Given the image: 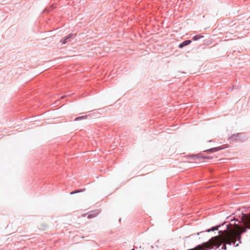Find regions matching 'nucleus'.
I'll return each mask as SVG.
<instances>
[{
	"mask_svg": "<svg viewBox=\"0 0 250 250\" xmlns=\"http://www.w3.org/2000/svg\"><path fill=\"white\" fill-rule=\"evenodd\" d=\"M74 35L73 34H70L68 35L65 36L63 39L61 40V42H62V43L65 44L69 42L70 39L72 38Z\"/></svg>",
	"mask_w": 250,
	"mask_h": 250,
	"instance_id": "nucleus-1",
	"label": "nucleus"
},
{
	"mask_svg": "<svg viewBox=\"0 0 250 250\" xmlns=\"http://www.w3.org/2000/svg\"><path fill=\"white\" fill-rule=\"evenodd\" d=\"M99 213V211L98 210H96L91 212L87 216L88 219H91L97 216Z\"/></svg>",
	"mask_w": 250,
	"mask_h": 250,
	"instance_id": "nucleus-2",
	"label": "nucleus"
},
{
	"mask_svg": "<svg viewBox=\"0 0 250 250\" xmlns=\"http://www.w3.org/2000/svg\"><path fill=\"white\" fill-rule=\"evenodd\" d=\"M239 135H240V134L237 133V134H233V135H231L229 138V141L230 142L231 141L233 142V141H237V140H239Z\"/></svg>",
	"mask_w": 250,
	"mask_h": 250,
	"instance_id": "nucleus-3",
	"label": "nucleus"
},
{
	"mask_svg": "<svg viewBox=\"0 0 250 250\" xmlns=\"http://www.w3.org/2000/svg\"><path fill=\"white\" fill-rule=\"evenodd\" d=\"M191 42V40H188L184 41L179 45V47L180 48L189 44Z\"/></svg>",
	"mask_w": 250,
	"mask_h": 250,
	"instance_id": "nucleus-4",
	"label": "nucleus"
},
{
	"mask_svg": "<svg viewBox=\"0 0 250 250\" xmlns=\"http://www.w3.org/2000/svg\"><path fill=\"white\" fill-rule=\"evenodd\" d=\"M221 225H217L216 226L212 227L210 229H207L205 231L209 232L211 231H213L217 230L219 229V228L221 227Z\"/></svg>",
	"mask_w": 250,
	"mask_h": 250,
	"instance_id": "nucleus-5",
	"label": "nucleus"
},
{
	"mask_svg": "<svg viewBox=\"0 0 250 250\" xmlns=\"http://www.w3.org/2000/svg\"><path fill=\"white\" fill-rule=\"evenodd\" d=\"M222 149H223V147H222V146H219V147H214V148H212L208 149L207 150H205V151H207V152H213L217 151L219 150H221Z\"/></svg>",
	"mask_w": 250,
	"mask_h": 250,
	"instance_id": "nucleus-6",
	"label": "nucleus"
},
{
	"mask_svg": "<svg viewBox=\"0 0 250 250\" xmlns=\"http://www.w3.org/2000/svg\"><path fill=\"white\" fill-rule=\"evenodd\" d=\"M85 190V188L78 189V190H75L74 191H71L70 193V194L72 195V194H75L77 193H79V192L84 191Z\"/></svg>",
	"mask_w": 250,
	"mask_h": 250,
	"instance_id": "nucleus-7",
	"label": "nucleus"
},
{
	"mask_svg": "<svg viewBox=\"0 0 250 250\" xmlns=\"http://www.w3.org/2000/svg\"><path fill=\"white\" fill-rule=\"evenodd\" d=\"M203 37H204L203 36L197 35L194 36L192 38V40L193 41H197V40H199L200 39L203 38Z\"/></svg>",
	"mask_w": 250,
	"mask_h": 250,
	"instance_id": "nucleus-8",
	"label": "nucleus"
},
{
	"mask_svg": "<svg viewBox=\"0 0 250 250\" xmlns=\"http://www.w3.org/2000/svg\"><path fill=\"white\" fill-rule=\"evenodd\" d=\"M86 117H87V116H81V117H78L76 118L75 120V121H79V120H82V119H86Z\"/></svg>",
	"mask_w": 250,
	"mask_h": 250,
	"instance_id": "nucleus-9",
	"label": "nucleus"
},
{
	"mask_svg": "<svg viewBox=\"0 0 250 250\" xmlns=\"http://www.w3.org/2000/svg\"><path fill=\"white\" fill-rule=\"evenodd\" d=\"M86 117H87V116H81V117H78L76 118L75 120V121H79V120H82V119H86Z\"/></svg>",
	"mask_w": 250,
	"mask_h": 250,
	"instance_id": "nucleus-10",
	"label": "nucleus"
},
{
	"mask_svg": "<svg viewBox=\"0 0 250 250\" xmlns=\"http://www.w3.org/2000/svg\"><path fill=\"white\" fill-rule=\"evenodd\" d=\"M222 244H224V245H223V246L222 247L221 249H222V250H227V246H226V244H228L227 243V242H225L222 243L221 244V245Z\"/></svg>",
	"mask_w": 250,
	"mask_h": 250,
	"instance_id": "nucleus-11",
	"label": "nucleus"
},
{
	"mask_svg": "<svg viewBox=\"0 0 250 250\" xmlns=\"http://www.w3.org/2000/svg\"><path fill=\"white\" fill-rule=\"evenodd\" d=\"M192 157L194 160H195V159H196V158H199V156H198V155H193Z\"/></svg>",
	"mask_w": 250,
	"mask_h": 250,
	"instance_id": "nucleus-12",
	"label": "nucleus"
},
{
	"mask_svg": "<svg viewBox=\"0 0 250 250\" xmlns=\"http://www.w3.org/2000/svg\"><path fill=\"white\" fill-rule=\"evenodd\" d=\"M204 232V231H201V232H198V233H197V235H199L200 233H202V232Z\"/></svg>",
	"mask_w": 250,
	"mask_h": 250,
	"instance_id": "nucleus-13",
	"label": "nucleus"
},
{
	"mask_svg": "<svg viewBox=\"0 0 250 250\" xmlns=\"http://www.w3.org/2000/svg\"><path fill=\"white\" fill-rule=\"evenodd\" d=\"M209 158L210 157H203V159H206V158Z\"/></svg>",
	"mask_w": 250,
	"mask_h": 250,
	"instance_id": "nucleus-14",
	"label": "nucleus"
},
{
	"mask_svg": "<svg viewBox=\"0 0 250 250\" xmlns=\"http://www.w3.org/2000/svg\"><path fill=\"white\" fill-rule=\"evenodd\" d=\"M81 216H82V217H85L86 216V214H85V213L84 214H82Z\"/></svg>",
	"mask_w": 250,
	"mask_h": 250,
	"instance_id": "nucleus-15",
	"label": "nucleus"
},
{
	"mask_svg": "<svg viewBox=\"0 0 250 250\" xmlns=\"http://www.w3.org/2000/svg\"><path fill=\"white\" fill-rule=\"evenodd\" d=\"M225 224V223H224V224H222V225H221V226H224V225Z\"/></svg>",
	"mask_w": 250,
	"mask_h": 250,
	"instance_id": "nucleus-16",
	"label": "nucleus"
},
{
	"mask_svg": "<svg viewBox=\"0 0 250 250\" xmlns=\"http://www.w3.org/2000/svg\"><path fill=\"white\" fill-rule=\"evenodd\" d=\"M131 250H134V249H132Z\"/></svg>",
	"mask_w": 250,
	"mask_h": 250,
	"instance_id": "nucleus-17",
	"label": "nucleus"
}]
</instances>
